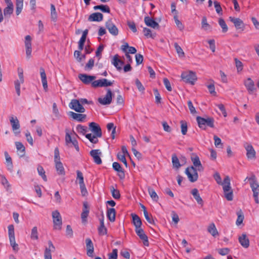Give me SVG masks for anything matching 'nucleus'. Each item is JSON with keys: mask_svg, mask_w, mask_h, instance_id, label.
Listing matches in <instances>:
<instances>
[{"mask_svg": "<svg viewBox=\"0 0 259 259\" xmlns=\"http://www.w3.org/2000/svg\"><path fill=\"white\" fill-rule=\"evenodd\" d=\"M52 217L54 223V229L60 230L61 229L62 221L60 212L58 210L52 212Z\"/></svg>", "mask_w": 259, "mask_h": 259, "instance_id": "nucleus-6", "label": "nucleus"}, {"mask_svg": "<svg viewBox=\"0 0 259 259\" xmlns=\"http://www.w3.org/2000/svg\"><path fill=\"white\" fill-rule=\"evenodd\" d=\"M94 65V60L93 59H90L85 66V69L87 70H91Z\"/></svg>", "mask_w": 259, "mask_h": 259, "instance_id": "nucleus-64", "label": "nucleus"}, {"mask_svg": "<svg viewBox=\"0 0 259 259\" xmlns=\"http://www.w3.org/2000/svg\"><path fill=\"white\" fill-rule=\"evenodd\" d=\"M197 170L193 166L186 168L185 172L190 182H194L197 180L198 175Z\"/></svg>", "mask_w": 259, "mask_h": 259, "instance_id": "nucleus-8", "label": "nucleus"}, {"mask_svg": "<svg viewBox=\"0 0 259 259\" xmlns=\"http://www.w3.org/2000/svg\"><path fill=\"white\" fill-rule=\"evenodd\" d=\"M191 160L193 162L194 166L195 167V168L198 171H203V167L202 166L201 161L199 159V157L194 155L193 156L191 157Z\"/></svg>", "mask_w": 259, "mask_h": 259, "instance_id": "nucleus-21", "label": "nucleus"}, {"mask_svg": "<svg viewBox=\"0 0 259 259\" xmlns=\"http://www.w3.org/2000/svg\"><path fill=\"white\" fill-rule=\"evenodd\" d=\"M23 1L16 0V13L17 15H19L23 9Z\"/></svg>", "mask_w": 259, "mask_h": 259, "instance_id": "nucleus-40", "label": "nucleus"}, {"mask_svg": "<svg viewBox=\"0 0 259 259\" xmlns=\"http://www.w3.org/2000/svg\"><path fill=\"white\" fill-rule=\"evenodd\" d=\"M25 47L26 48V54L28 59H29L31 55V37L30 35H26L25 37Z\"/></svg>", "mask_w": 259, "mask_h": 259, "instance_id": "nucleus-16", "label": "nucleus"}, {"mask_svg": "<svg viewBox=\"0 0 259 259\" xmlns=\"http://www.w3.org/2000/svg\"><path fill=\"white\" fill-rule=\"evenodd\" d=\"M112 93L110 89L107 90V93L104 97L99 98L98 101L100 104L103 105L110 104L112 102Z\"/></svg>", "mask_w": 259, "mask_h": 259, "instance_id": "nucleus-9", "label": "nucleus"}, {"mask_svg": "<svg viewBox=\"0 0 259 259\" xmlns=\"http://www.w3.org/2000/svg\"><path fill=\"white\" fill-rule=\"evenodd\" d=\"M244 148L246 151V156L249 159H254L256 158V152L252 146L248 143L244 145Z\"/></svg>", "mask_w": 259, "mask_h": 259, "instance_id": "nucleus-13", "label": "nucleus"}, {"mask_svg": "<svg viewBox=\"0 0 259 259\" xmlns=\"http://www.w3.org/2000/svg\"><path fill=\"white\" fill-rule=\"evenodd\" d=\"M132 217L133 219V223L135 227V228H139L141 227L142 226V221L139 217L136 214H132Z\"/></svg>", "mask_w": 259, "mask_h": 259, "instance_id": "nucleus-33", "label": "nucleus"}, {"mask_svg": "<svg viewBox=\"0 0 259 259\" xmlns=\"http://www.w3.org/2000/svg\"><path fill=\"white\" fill-rule=\"evenodd\" d=\"M116 211L113 208H108L107 210V217L109 220L111 222H114L115 220Z\"/></svg>", "mask_w": 259, "mask_h": 259, "instance_id": "nucleus-30", "label": "nucleus"}, {"mask_svg": "<svg viewBox=\"0 0 259 259\" xmlns=\"http://www.w3.org/2000/svg\"><path fill=\"white\" fill-rule=\"evenodd\" d=\"M181 76L184 82L191 84H194L197 79L196 73L192 71L184 72Z\"/></svg>", "mask_w": 259, "mask_h": 259, "instance_id": "nucleus-4", "label": "nucleus"}, {"mask_svg": "<svg viewBox=\"0 0 259 259\" xmlns=\"http://www.w3.org/2000/svg\"><path fill=\"white\" fill-rule=\"evenodd\" d=\"M148 190L151 198L154 201H157L158 200V196L156 193L155 192V191L153 189H151L150 188H149Z\"/></svg>", "mask_w": 259, "mask_h": 259, "instance_id": "nucleus-46", "label": "nucleus"}, {"mask_svg": "<svg viewBox=\"0 0 259 259\" xmlns=\"http://www.w3.org/2000/svg\"><path fill=\"white\" fill-rule=\"evenodd\" d=\"M30 238L32 240H37L38 239V233L37 227L35 226L32 228L31 231Z\"/></svg>", "mask_w": 259, "mask_h": 259, "instance_id": "nucleus-39", "label": "nucleus"}, {"mask_svg": "<svg viewBox=\"0 0 259 259\" xmlns=\"http://www.w3.org/2000/svg\"><path fill=\"white\" fill-rule=\"evenodd\" d=\"M90 130L94 133V135L100 138L102 137V131L100 126L94 122H91L89 124Z\"/></svg>", "mask_w": 259, "mask_h": 259, "instance_id": "nucleus-18", "label": "nucleus"}, {"mask_svg": "<svg viewBox=\"0 0 259 259\" xmlns=\"http://www.w3.org/2000/svg\"><path fill=\"white\" fill-rule=\"evenodd\" d=\"M112 166H113V169L115 171L118 172V176L120 177V179H123L124 178L125 175L124 173V171L119 163L116 162H113V164H112Z\"/></svg>", "mask_w": 259, "mask_h": 259, "instance_id": "nucleus-28", "label": "nucleus"}, {"mask_svg": "<svg viewBox=\"0 0 259 259\" xmlns=\"http://www.w3.org/2000/svg\"><path fill=\"white\" fill-rule=\"evenodd\" d=\"M68 114L73 119L76 120L79 122L83 121L87 117V115L85 114L77 113L72 111H70Z\"/></svg>", "mask_w": 259, "mask_h": 259, "instance_id": "nucleus-24", "label": "nucleus"}, {"mask_svg": "<svg viewBox=\"0 0 259 259\" xmlns=\"http://www.w3.org/2000/svg\"><path fill=\"white\" fill-rule=\"evenodd\" d=\"M213 178L219 185H221L223 186L224 195L226 199L228 201L232 200L233 198V193L230 186V179L229 177L228 176H226L223 182H222L220 175L217 172L214 174Z\"/></svg>", "mask_w": 259, "mask_h": 259, "instance_id": "nucleus-1", "label": "nucleus"}, {"mask_svg": "<svg viewBox=\"0 0 259 259\" xmlns=\"http://www.w3.org/2000/svg\"><path fill=\"white\" fill-rule=\"evenodd\" d=\"M85 243L87 249V255L90 257H93L94 251V245L90 238L85 239Z\"/></svg>", "mask_w": 259, "mask_h": 259, "instance_id": "nucleus-23", "label": "nucleus"}, {"mask_svg": "<svg viewBox=\"0 0 259 259\" xmlns=\"http://www.w3.org/2000/svg\"><path fill=\"white\" fill-rule=\"evenodd\" d=\"M110 190L112 197L116 199H118L120 197V194L119 190L115 189L113 186L110 187Z\"/></svg>", "mask_w": 259, "mask_h": 259, "instance_id": "nucleus-43", "label": "nucleus"}, {"mask_svg": "<svg viewBox=\"0 0 259 259\" xmlns=\"http://www.w3.org/2000/svg\"><path fill=\"white\" fill-rule=\"evenodd\" d=\"M107 128L109 131L112 130V133H111L112 138L113 139H114L116 127L114 126V124L113 123H109L107 125Z\"/></svg>", "mask_w": 259, "mask_h": 259, "instance_id": "nucleus-50", "label": "nucleus"}, {"mask_svg": "<svg viewBox=\"0 0 259 259\" xmlns=\"http://www.w3.org/2000/svg\"><path fill=\"white\" fill-rule=\"evenodd\" d=\"M230 21L233 23L236 29H242L243 30L244 28V24L243 22L239 18L230 17Z\"/></svg>", "mask_w": 259, "mask_h": 259, "instance_id": "nucleus-22", "label": "nucleus"}, {"mask_svg": "<svg viewBox=\"0 0 259 259\" xmlns=\"http://www.w3.org/2000/svg\"><path fill=\"white\" fill-rule=\"evenodd\" d=\"M112 63L118 70L121 69V66L123 65V62L119 59L118 55L113 57Z\"/></svg>", "mask_w": 259, "mask_h": 259, "instance_id": "nucleus-29", "label": "nucleus"}, {"mask_svg": "<svg viewBox=\"0 0 259 259\" xmlns=\"http://www.w3.org/2000/svg\"><path fill=\"white\" fill-rule=\"evenodd\" d=\"M174 47L179 57H184L185 54L181 47L177 42L174 44Z\"/></svg>", "mask_w": 259, "mask_h": 259, "instance_id": "nucleus-52", "label": "nucleus"}, {"mask_svg": "<svg viewBox=\"0 0 259 259\" xmlns=\"http://www.w3.org/2000/svg\"><path fill=\"white\" fill-rule=\"evenodd\" d=\"M55 166L56 170L57 171L58 174L61 175H64L65 170L63 167L62 163L60 161H58V162H55Z\"/></svg>", "mask_w": 259, "mask_h": 259, "instance_id": "nucleus-35", "label": "nucleus"}, {"mask_svg": "<svg viewBox=\"0 0 259 259\" xmlns=\"http://www.w3.org/2000/svg\"><path fill=\"white\" fill-rule=\"evenodd\" d=\"M79 79L85 84H89L93 82L96 78L95 76L90 75L87 74H79L78 75Z\"/></svg>", "mask_w": 259, "mask_h": 259, "instance_id": "nucleus-15", "label": "nucleus"}, {"mask_svg": "<svg viewBox=\"0 0 259 259\" xmlns=\"http://www.w3.org/2000/svg\"><path fill=\"white\" fill-rule=\"evenodd\" d=\"M85 137L93 144H96L98 142V138L99 137L95 135H92V134H88L85 135Z\"/></svg>", "mask_w": 259, "mask_h": 259, "instance_id": "nucleus-42", "label": "nucleus"}, {"mask_svg": "<svg viewBox=\"0 0 259 259\" xmlns=\"http://www.w3.org/2000/svg\"><path fill=\"white\" fill-rule=\"evenodd\" d=\"M207 231L214 237L219 235V232L214 223H211L207 227Z\"/></svg>", "mask_w": 259, "mask_h": 259, "instance_id": "nucleus-32", "label": "nucleus"}, {"mask_svg": "<svg viewBox=\"0 0 259 259\" xmlns=\"http://www.w3.org/2000/svg\"><path fill=\"white\" fill-rule=\"evenodd\" d=\"M207 87L208 89L209 92L210 94L213 96H215L217 95V93L215 91V87L213 83H210L207 85Z\"/></svg>", "mask_w": 259, "mask_h": 259, "instance_id": "nucleus-58", "label": "nucleus"}, {"mask_svg": "<svg viewBox=\"0 0 259 259\" xmlns=\"http://www.w3.org/2000/svg\"><path fill=\"white\" fill-rule=\"evenodd\" d=\"M8 6L4 10V15L6 17L10 16L13 12V5L12 3L7 4Z\"/></svg>", "mask_w": 259, "mask_h": 259, "instance_id": "nucleus-38", "label": "nucleus"}, {"mask_svg": "<svg viewBox=\"0 0 259 259\" xmlns=\"http://www.w3.org/2000/svg\"><path fill=\"white\" fill-rule=\"evenodd\" d=\"M37 169L39 175L41 177L42 179L45 181L46 182L47 181V178L45 174V171L44 168L41 165H38Z\"/></svg>", "mask_w": 259, "mask_h": 259, "instance_id": "nucleus-44", "label": "nucleus"}, {"mask_svg": "<svg viewBox=\"0 0 259 259\" xmlns=\"http://www.w3.org/2000/svg\"><path fill=\"white\" fill-rule=\"evenodd\" d=\"M83 211L81 214V218L82 222L86 221V219L88 216L89 213V209L87 202H84L83 204Z\"/></svg>", "mask_w": 259, "mask_h": 259, "instance_id": "nucleus-34", "label": "nucleus"}, {"mask_svg": "<svg viewBox=\"0 0 259 259\" xmlns=\"http://www.w3.org/2000/svg\"><path fill=\"white\" fill-rule=\"evenodd\" d=\"M113 81L108 80L106 78H102L101 79L97 80L92 82V87L98 88V87H107L111 86L113 84Z\"/></svg>", "mask_w": 259, "mask_h": 259, "instance_id": "nucleus-11", "label": "nucleus"}, {"mask_svg": "<svg viewBox=\"0 0 259 259\" xmlns=\"http://www.w3.org/2000/svg\"><path fill=\"white\" fill-rule=\"evenodd\" d=\"M15 145L17 151L22 152L23 155L25 153V148L23 144L20 142H16Z\"/></svg>", "mask_w": 259, "mask_h": 259, "instance_id": "nucleus-49", "label": "nucleus"}, {"mask_svg": "<svg viewBox=\"0 0 259 259\" xmlns=\"http://www.w3.org/2000/svg\"><path fill=\"white\" fill-rule=\"evenodd\" d=\"M174 18L175 23H176L177 27H178V28L180 30H183L184 26L183 25V24L182 23V22L178 19L177 13H176V14L174 16Z\"/></svg>", "mask_w": 259, "mask_h": 259, "instance_id": "nucleus-54", "label": "nucleus"}, {"mask_svg": "<svg viewBox=\"0 0 259 259\" xmlns=\"http://www.w3.org/2000/svg\"><path fill=\"white\" fill-rule=\"evenodd\" d=\"M144 22L146 25L154 29L158 28L159 25L157 22L148 16L145 17Z\"/></svg>", "mask_w": 259, "mask_h": 259, "instance_id": "nucleus-25", "label": "nucleus"}, {"mask_svg": "<svg viewBox=\"0 0 259 259\" xmlns=\"http://www.w3.org/2000/svg\"><path fill=\"white\" fill-rule=\"evenodd\" d=\"M102 153L100 150L95 149L90 151V155L93 158L94 161L97 164L102 163V160L100 158Z\"/></svg>", "mask_w": 259, "mask_h": 259, "instance_id": "nucleus-20", "label": "nucleus"}, {"mask_svg": "<svg viewBox=\"0 0 259 259\" xmlns=\"http://www.w3.org/2000/svg\"><path fill=\"white\" fill-rule=\"evenodd\" d=\"M10 121L14 134L17 136L20 133L19 129L20 124L16 116H12L10 117Z\"/></svg>", "mask_w": 259, "mask_h": 259, "instance_id": "nucleus-10", "label": "nucleus"}, {"mask_svg": "<svg viewBox=\"0 0 259 259\" xmlns=\"http://www.w3.org/2000/svg\"><path fill=\"white\" fill-rule=\"evenodd\" d=\"M135 232L140 239L143 241V244L146 246H149L148 237L145 233L143 229L141 227L135 228Z\"/></svg>", "mask_w": 259, "mask_h": 259, "instance_id": "nucleus-14", "label": "nucleus"}, {"mask_svg": "<svg viewBox=\"0 0 259 259\" xmlns=\"http://www.w3.org/2000/svg\"><path fill=\"white\" fill-rule=\"evenodd\" d=\"M198 126L202 129H205L206 126L210 127H214V120L212 118L207 117L206 118L197 116L196 118Z\"/></svg>", "mask_w": 259, "mask_h": 259, "instance_id": "nucleus-3", "label": "nucleus"}, {"mask_svg": "<svg viewBox=\"0 0 259 259\" xmlns=\"http://www.w3.org/2000/svg\"><path fill=\"white\" fill-rule=\"evenodd\" d=\"M247 180L250 181V186L253 192V196L255 203L258 204L259 203V185L257 182L256 177L254 174H252L250 177H246L244 181H246Z\"/></svg>", "mask_w": 259, "mask_h": 259, "instance_id": "nucleus-2", "label": "nucleus"}, {"mask_svg": "<svg viewBox=\"0 0 259 259\" xmlns=\"http://www.w3.org/2000/svg\"><path fill=\"white\" fill-rule=\"evenodd\" d=\"M235 65L237 68V71H240L243 69V64L242 63L238 60L237 58H235Z\"/></svg>", "mask_w": 259, "mask_h": 259, "instance_id": "nucleus-63", "label": "nucleus"}, {"mask_svg": "<svg viewBox=\"0 0 259 259\" xmlns=\"http://www.w3.org/2000/svg\"><path fill=\"white\" fill-rule=\"evenodd\" d=\"M48 245V248H46L45 249V255H51V251H54L55 249V248L51 241H49Z\"/></svg>", "mask_w": 259, "mask_h": 259, "instance_id": "nucleus-41", "label": "nucleus"}, {"mask_svg": "<svg viewBox=\"0 0 259 259\" xmlns=\"http://www.w3.org/2000/svg\"><path fill=\"white\" fill-rule=\"evenodd\" d=\"M219 23L222 28V31L223 32H226L228 29L225 21L223 19H220L219 20Z\"/></svg>", "mask_w": 259, "mask_h": 259, "instance_id": "nucleus-57", "label": "nucleus"}, {"mask_svg": "<svg viewBox=\"0 0 259 259\" xmlns=\"http://www.w3.org/2000/svg\"><path fill=\"white\" fill-rule=\"evenodd\" d=\"M103 19V15L102 14L97 12L91 14L88 20L90 22L97 21L100 22Z\"/></svg>", "mask_w": 259, "mask_h": 259, "instance_id": "nucleus-26", "label": "nucleus"}, {"mask_svg": "<svg viewBox=\"0 0 259 259\" xmlns=\"http://www.w3.org/2000/svg\"><path fill=\"white\" fill-rule=\"evenodd\" d=\"M100 226L98 228V232L100 235H104L107 234V229L104 225V219L100 220Z\"/></svg>", "mask_w": 259, "mask_h": 259, "instance_id": "nucleus-36", "label": "nucleus"}, {"mask_svg": "<svg viewBox=\"0 0 259 259\" xmlns=\"http://www.w3.org/2000/svg\"><path fill=\"white\" fill-rule=\"evenodd\" d=\"M180 123L182 134L183 135H185L187 132V123L184 120L181 121Z\"/></svg>", "mask_w": 259, "mask_h": 259, "instance_id": "nucleus-53", "label": "nucleus"}, {"mask_svg": "<svg viewBox=\"0 0 259 259\" xmlns=\"http://www.w3.org/2000/svg\"><path fill=\"white\" fill-rule=\"evenodd\" d=\"M144 214L146 220L149 223L151 224H153L154 223V220L151 216L148 214V213L146 210L144 211Z\"/></svg>", "mask_w": 259, "mask_h": 259, "instance_id": "nucleus-59", "label": "nucleus"}, {"mask_svg": "<svg viewBox=\"0 0 259 259\" xmlns=\"http://www.w3.org/2000/svg\"><path fill=\"white\" fill-rule=\"evenodd\" d=\"M76 130L78 133L85 135L88 131V128L86 126L79 124L76 126Z\"/></svg>", "mask_w": 259, "mask_h": 259, "instance_id": "nucleus-55", "label": "nucleus"}, {"mask_svg": "<svg viewBox=\"0 0 259 259\" xmlns=\"http://www.w3.org/2000/svg\"><path fill=\"white\" fill-rule=\"evenodd\" d=\"M240 244L244 248H247L249 246V240L245 234H242L238 238Z\"/></svg>", "mask_w": 259, "mask_h": 259, "instance_id": "nucleus-27", "label": "nucleus"}, {"mask_svg": "<svg viewBox=\"0 0 259 259\" xmlns=\"http://www.w3.org/2000/svg\"><path fill=\"white\" fill-rule=\"evenodd\" d=\"M191 194L199 204H203V200L200 196L198 190L196 188H194L192 190Z\"/></svg>", "mask_w": 259, "mask_h": 259, "instance_id": "nucleus-31", "label": "nucleus"}, {"mask_svg": "<svg viewBox=\"0 0 259 259\" xmlns=\"http://www.w3.org/2000/svg\"><path fill=\"white\" fill-rule=\"evenodd\" d=\"M8 235H9V239L15 238L14 226L13 225H10L8 227Z\"/></svg>", "mask_w": 259, "mask_h": 259, "instance_id": "nucleus-47", "label": "nucleus"}, {"mask_svg": "<svg viewBox=\"0 0 259 259\" xmlns=\"http://www.w3.org/2000/svg\"><path fill=\"white\" fill-rule=\"evenodd\" d=\"M118 250L117 249H113L112 252L108 254V259H117V258Z\"/></svg>", "mask_w": 259, "mask_h": 259, "instance_id": "nucleus-62", "label": "nucleus"}, {"mask_svg": "<svg viewBox=\"0 0 259 259\" xmlns=\"http://www.w3.org/2000/svg\"><path fill=\"white\" fill-rule=\"evenodd\" d=\"M19 79L16 80L14 82L15 88L18 96L20 95V85L24 82L23 76V70L21 67H18L17 69Z\"/></svg>", "mask_w": 259, "mask_h": 259, "instance_id": "nucleus-5", "label": "nucleus"}, {"mask_svg": "<svg viewBox=\"0 0 259 259\" xmlns=\"http://www.w3.org/2000/svg\"><path fill=\"white\" fill-rule=\"evenodd\" d=\"M105 26L111 34L117 36L119 31L116 25L113 23L111 19H109L105 23Z\"/></svg>", "mask_w": 259, "mask_h": 259, "instance_id": "nucleus-12", "label": "nucleus"}, {"mask_svg": "<svg viewBox=\"0 0 259 259\" xmlns=\"http://www.w3.org/2000/svg\"><path fill=\"white\" fill-rule=\"evenodd\" d=\"M201 27L205 30H208L211 28L210 25L207 22V19L205 17L202 18Z\"/></svg>", "mask_w": 259, "mask_h": 259, "instance_id": "nucleus-45", "label": "nucleus"}, {"mask_svg": "<svg viewBox=\"0 0 259 259\" xmlns=\"http://www.w3.org/2000/svg\"><path fill=\"white\" fill-rule=\"evenodd\" d=\"M172 163L173 166L177 168H179L181 166L179 160L175 154L172 155Z\"/></svg>", "mask_w": 259, "mask_h": 259, "instance_id": "nucleus-51", "label": "nucleus"}, {"mask_svg": "<svg viewBox=\"0 0 259 259\" xmlns=\"http://www.w3.org/2000/svg\"><path fill=\"white\" fill-rule=\"evenodd\" d=\"M10 242L13 249L14 251H17L19 249L18 245L16 243L15 238L10 239Z\"/></svg>", "mask_w": 259, "mask_h": 259, "instance_id": "nucleus-61", "label": "nucleus"}, {"mask_svg": "<svg viewBox=\"0 0 259 259\" xmlns=\"http://www.w3.org/2000/svg\"><path fill=\"white\" fill-rule=\"evenodd\" d=\"M244 220V215L242 212L240 211V212H237V219L236 222V224L237 226L240 225L243 222Z\"/></svg>", "mask_w": 259, "mask_h": 259, "instance_id": "nucleus-56", "label": "nucleus"}, {"mask_svg": "<svg viewBox=\"0 0 259 259\" xmlns=\"http://www.w3.org/2000/svg\"><path fill=\"white\" fill-rule=\"evenodd\" d=\"M244 84L249 94H252L255 91H256L254 82L250 78H248L247 79L244 80Z\"/></svg>", "mask_w": 259, "mask_h": 259, "instance_id": "nucleus-19", "label": "nucleus"}, {"mask_svg": "<svg viewBox=\"0 0 259 259\" xmlns=\"http://www.w3.org/2000/svg\"><path fill=\"white\" fill-rule=\"evenodd\" d=\"M66 134H65V143L66 145H68L70 143H72V144L74 146L75 149L78 151L79 150V146L78 145V142L75 139H72L70 134L69 133V131L68 130H66Z\"/></svg>", "mask_w": 259, "mask_h": 259, "instance_id": "nucleus-17", "label": "nucleus"}, {"mask_svg": "<svg viewBox=\"0 0 259 259\" xmlns=\"http://www.w3.org/2000/svg\"><path fill=\"white\" fill-rule=\"evenodd\" d=\"M77 174V180L79 181V184H84V181H83V176L82 173L80 170H77L76 171Z\"/></svg>", "mask_w": 259, "mask_h": 259, "instance_id": "nucleus-60", "label": "nucleus"}, {"mask_svg": "<svg viewBox=\"0 0 259 259\" xmlns=\"http://www.w3.org/2000/svg\"><path fill=\"white\" fill-rule=\"evenodd\" d=\"M51 18L53 21H56L57 18V14L56 11L55 7L54 5H51Z\"/></svg>", "mask_w": 259, "mask_h": 259, "instance_id": "nucleus-48", "label": "nucleus"}, {"mask_svg": "<svg viewBox=\"0 0 259 259\" xmlns=\"http://www.w3.org/2000/svg\"><path fill=\"white\" fill-rule=\"evenodd\" d=\"M69 107L78 113H83L85 110V108L77 99H72L69 104Z\"/></svg>", "mask_w": 259, "mask_h": 259, "instance_id": "nucleus-7", "label": "nucleus"}, {"mask_svg": "<svg viewBox=\"0 0 259 259\" xmlns=\"http://www.w3.org/2000/svg\"><path fill=\"white\" fill-rule=\"evenodd\" d=\"M94 9L95 10H100L102 12L104 13H109L110 12V10L109 7L107 5H97L94 7Z\"/></svg>", "mask_w": 259, "mask_h": 259, "instance_id": "nucleus-37", "label": "nucleus"}]
</instances>
